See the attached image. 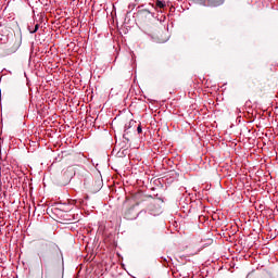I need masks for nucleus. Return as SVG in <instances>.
Listing matches in <instances>:
<instances>
[{"mask_svg":"<svg viewBox=\"0 0 278 278\" xmlns=\"http://www.w3.org/2000/svg\"><path fill=\"white\" fill-rule=\"evenodd\" d=\"M156 8H161V9L166 8V2H164L162 0H157L156 1Z\"/></svg>","mask_w":278,"mask_h":278,"instance_id":"1","label":"nucleus"},{"mask_svg":"<svg viewBox=\"0 0 278 278\" xmlns=\"http://www.w3.org/2000/svg\"><path fill=\"white\" fill-rule=\"evenodd\" d=\"M193 3H197L198 5H205L207 3L206 0H193Z\"/></svg>","mask_w":278,"mask_h":278,"instance_id":"2","label":"nucleus"},{"mask_svg":"<svg viewBox=\"0 0 278 278\" xmlns=\"http://www.w3.org/2000/svg\"><path fill=\"white\" fill-rule=\"evenodd\" d=\"M66 173H71V177H73V175H75V173L73 172V168H71V167H68V168L65 170L64 175H66Z\"/></svg>","mask_w":278,"mask_h":278,"instance_id":"3","label":"nucleus"},{"mask_svg":"<svg viewBox=\"0 0 278 278\" xmlns=\"http://www.w3.org/2000/svg\"><path fill=\"white\" fill-rule=\"evenodd\" d=\"M40 25L36 24L35 28L33 30H30V34H36V31H38Z\"/></svg>","mask_w":278,"mask_h":278,"instance_id":"4","label":"nucleus"},{"mask_svg":"<svg viewBox=\"0 0 278 278\" xmlns=\"http://www.w3.org/2000/svg\"><path fill=\"white\" fill-rule=\"evenodd\" d=\"M137 132H138V134H142V126L139 125V126L137 127Z\"/></svg>","mask_w":278,"mask_h":278,"instance_id":"5","label":"nucleus"},{"mask_svg":"<svg viewBox=\"0 0 278 278\" xmlns=\"http://www.w3.org/2000/svg\"><path fill=\"white\" fill-rule=\"evenodd\" d=\"M149 212L152 216H157V213L152 212L151 208H149Z\"/></svg>","mask_w":278,"mask_h":278,"instance_id":"6","label":"nucleus"},{"mask_svg":"<svg viewBox=\"0 0 278 278\" xmlns=\"http://www.w3.org/2000/svg\"><path fill=\"white\" fill-rule=\"evenodd\" d=\"M41 278H45V271L41 270Z\"/></svg>","mask_w":278,"mask_h":278,"instance_id":"7","label":"nucleus"},{"mask_svg":"<svg viewBox=\"0 0 278 278\" xmlns=\"http://www.w3.org/2000/svg\"><path fill=\"white\" fill-rule=\"evenodd\" d=\"M77 203L81 204V203H83V201H81V200H78V201L76 200V204H77Z\"/></svg>","mask_w":278,"mask_h":278,"instance_id":"8","label":"nucleus"},{"mask_svg":"<svg viewBox=\"0 0 278 278\" xmlns=\"http://www.w3.org/2000/svg\"><path fill=\"white\" fill-rule=\"evenodd\" d=\"M127 127L129 128V127H131V122L129 123V125L128 126H125V128L127 129Z\"/></svg>","mask_w":278,"mask_h":278,"instance_id":"9","label":"nucleus"}]
</instances>
